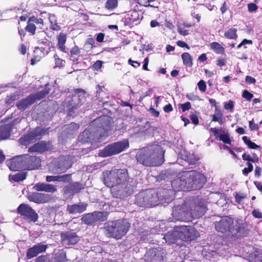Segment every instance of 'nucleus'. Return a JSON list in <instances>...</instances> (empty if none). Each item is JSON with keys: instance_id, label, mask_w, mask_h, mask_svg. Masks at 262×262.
Here are the masks:
<instances>
[{"instance_id": "obj_63", "label": "nucleus", "mask_w": 262, "mask_h": 262, "mask_svg": "<svg viewBox=\"0 0 262 262\" xmlns=\"http://www.w3.org/2000/svg\"><path fill=\"white\" fill-rule=\"evenodd\" d=\"M245 81L248 83H255L256 82V80L254 78L252 77L249 76H247L245 78Z\"/></svg>"}, {"instance_id": "obj_49", "label": "nucleus", "mask_w": 262, "mask_h": 262, "mask_svg": "<svg viewBox=\"0 0 262 262\" xmlns=\"http://www.w3.org/2000/svg\"><path fill=\"white\" fill-rule=\"evenodd\" d=\"M79 128V125L75 123H72L66 126V129H71L73 133H75Z\"/></svg>"}, {"instance_id": "obj_45", "label": "nucleus", "mask_w": 262, "mask_h": 262, "mask_svg": "<svg viewBox=\"0 0 262 262\" xmlns=\"http://www.w3.org/2000/svg\"><path fill=\"white\" fill-rule=\"evenodd\" d=\"M101 165L99 163H95L86 167V171L89 172H93L95 170L98 169L100 167Z\"/></svg>"}, {"instance_id": "obj_9", "label": "nucleus", "mask_w": 262, "mask_h": 262, "mask_svg": "<svg viewBox=\"0 0 262 262\" xmlns=\"http://www.w3.org/2000/svg\"><path fill=\"white\" fill-rule=\"evenodd\" d=\"M17 212L29 222H36L38 218L37 213L29 205L21 204L17 208Z\"/></svg>"}, {"instance_id": "obj_43", "label": "nucleus", "mask_w": 262, "mask_h": 262, "mask_svg": "<svg viewBox=\"0 0 262 262\" xmlns=\"http://www.w3.org/2000/svg\"><path fill=\"white\" fill-rule=\"evenodd\" d=\"M34 53L37 55H34V57L31 59V64L32 65L35 64L37 61H39L43 54L41 50H34Z\"/></svg>"}, {"instance_id": "obj_11", "label": "nucleus", "mask_w": 262, "mask_h": 262, "mask_svg": "<svg viewBox=\"0 0 262 262\" xmlns=\"http://www.w3.org/2000/svg\"><path fill=\"white\" fill-rule=\"evenodd\" d=\"M45 133L43 129L40 128H36L33 131L28 133L24 137L19 139V142L23 145H28L36 140L40 138V137Z\"/></svg>"}, {"instance_id": "obj_46", "label": "nucleus", "mask_w": 262, "mask_h": 262, "mask_svg": "<svg viewBox=\"0 0 262 262\" xmlns=\"http://www.w3.org/2000/svg\"><path fill=\"white\" fill-rule=\"evenodd\" d=\"M219 139L220 140L224 142L225 143L231 144V140L227 134H222L219 136Z\"/></svg>"}, {"instance_id": "obj_51", "label": "nucleus", "mask_w": 262, "mask_h": 262, "mask_svg": "<svg viewBox=\"0 0 262 262\" xmlns=\"http://www.w3.org/2000/svg\"><path fill=\"white\" fill-rule=\"evenodd\" d=\"M248 10L250 12H255L258 9V6L254 3H249L247 5Z\"/></svg>"}, {"instance_id": "obj_56", "label": "nucleus", "mask_w": 262, "mask_h": 262, "mask_svg": "<svg viewBox=\"0 0 262 262\" xmlns=\"http://www.w3.org/2000/svg\"><path fill=\"white\" fill-rule=\"evenodd\" d=\"M191 107V104L189 102H187L184 104H181V107L183 112H185L188 110Z\"/></svg>"}, {"instance_id": "obj_39", "label": "nucleus", "mask_w": 262, "mask_h": 262, "mask_svg": "<svg viewBox=\"0 0 262 262\" xmlns=\"http://www.w3.org/2000/svg\"><path fill=\"white\" fill-rule=\"evenodd\" d=\"M223 114L219 111H216L215 114L212 116V121H217L220 124H222L224 123L223 119Z\"/></svg>"}, {"instance_id": "obj_53", "label": "nucleus", "mask_w": 262, "mask_h": 262, "mask_svg": "<svg viewBox=\"0 0 262 262\" xmlns=\"http://www.w3.org/2000/svg\"><path fill=\"white\" fill-rule=\"evenodd\" d=\"M242 96L247 100H250L253 97L252 94L247 90H245L242 94Z\"/></svg>"}, {"instance_id": "obj_50", "label": "nucleus", "mask_w": 262, "mask_h": 262, "mask_svg": "<svg viewBox=\"0 0 262 262\" xmlns=\"http://www.w3.org/2000/svg\"><path fill=\"white\" fill-rule=\"evenodd\" d=\"M198 88H199V90L201 92H205L206 89V84L204 80H201L200 81H199L198 83Z\"/></svg>"}, {"instance_id": "obj_62", "label": "nucleus", "mask_w": 262, "mask_h": 262, "mask_svg": "<svg viewBox=\"0 0 262 262\" xmlns=\"http://www.w3.org/2000/svg\"><path fill=\"white\" fill-rule=\"evenodd\" d=\"M228 6L226 2H225L220 8L222 14H224L228 10Z\"/></svg>"}, {"instance_id": "obj_19", "label": "nucleus", "mask_w": 262, "mask_h": 262, "mask_svg": "<svg viewBox=\"0 0 262 262\" xmlns=\"http://www.w3.org/2000/svg\"><path fill=\"white\" fill-rule=\"evenodd\" d=\"M72 166L70 162L65 158H60L57 162L55 169H51L54 173H63L66 171L67 169L70 168Z\"/></svg>"}, {"instance_id": "obj_60", "label": "nucleus", "mask_w": 262, "mask_h": 262, "mask_svg": "<svg viewBox=\"0 0 262 262\" xmlns=\"http://www.w3.org/2000/svg\"><path fill=\"white\" fill-rule=\"evenodd\" d=\"M252 215L256 218L261 219L262 213L258 210H254L252 212Z\"/></svg>"}, {"instance_id": "obj_42", "label": "nucleus", "mask_w": 262, "mask_h": 262, "mask_svg": "<svg viewBox=\"0 0 262 262\" xmlns=\"http://www.w3.org/2000/svg\"><path fill=\"white\" fill-rule=\"evenodd\" d=\"M195 209L197 210V212H193L191 213L192 216L193 217H200L201 216L205 210V208L204 207H201V206H196L195 208Z\"/></svg>"}, {"instance_id": "obj_61", "label": "nucleus", "mask_w": 262, "mask_h": 262, "mask_svg": "<svg viewBox=\"0 0 262 262\" xmlns=\"http://www.w3.org/2000/svg\"><path fill=\"white\" fill-rule=\"evenodd\" d=\"M105 35L103 33H99L97 35L96 40L99 42H102L103 41Z\"/></svg>"}, {"instance_id": "obj_54", "label": "nucleus", "mask_w": 262, "mask_h": 262, "mask_svg": "<svg viewBox=\"0 0 262 262\" xmlns=\"http://www.w3.org/2000/svg\"><path fill=\"white\" fill-rule=\"evenodd\" d=\"M234 107L233 102L231 100L229 101L228 103H226L224 105L225 109L227 110L232 111Z\"/></svg>"}, {"instance_id": "obj_28", "label": "nucleus", "mask_w": 262, "mask_h": 262, "mask_svg": "<svg viewBox=\"0 0 262 262\" xmlns=\"http://www.w3.org/2000/svg\"><path fill=\"white\" fill-rule=\"evenodd\" d=\"M49 19L50 23V29L53 31H59L61 27L57 23V20L54 14H49Z\"/></svg>"}, {"instance_id": "obj_18", "label": "nucleus", "mask_w": 262, "mask_h": 262, "mask_svg": "<svg viewBox=\"0 0 262 262\" xmlns=\"http://www.w3.org/2000/svg\"><path fill=\"white\" fill-rule=\"evenodd\" d=\"M48 248L47 245L41 243L34 245L32 248L28 250L27 253V257L28 259H31L36 256L38 254L45 252Z\"/></svg>"}, {"instance_id": "obj_58", "label": "nucleus", "mask_w": 262, "mask_h": 262, "mask_svg": "<svg viewBox=\"0 0 262 262\" xmlns=\"http://www.w3.org/2000/svg\"><path fill=\"white\" fill-rule=\"evenodd\" d=\"M245 198L246 195L244 194L237 193L235 195L236 201L238 203H240L243 200V199Z\"/></svg>"}, {"instance_id": "obj_41", "label": "nucleus", "mask_w": 262, "mask_h": 262, "mask_svg": "<svg viewBox=\"0 0 262 262\" xmlns=\"http://www.w3.org/2000/svg\"><path fill=\"white\" fill-rule=\"evenodd\" d=\"M242 139L245 143L250 148L256 149L260 147L259 146L251 141L246 136L243 137Z\"/></svg>"}, {"instance_id": "obj_17", "label": "nucleus", "mask_w": 262, "mask_h": 262, "mask_svg": "<svg viewBox=\"0 0 262 262\" xmlns=\"http://www.w3.org/2000/svg\"><path fill=\"white\" fill-rule=\"evenodd\" d=\"M96 137L92 134L91 127L89 129H85L79 136V140L82 143H87L91 140L101 139L104 136L100 135V137H97L98 132H95Z\"/></svg>"}, {"instance_id": "obj_48", "label": "nucleus", "mask_w": 262, "mask_h": 262, "mask_svg": "<svg viewBox=\"0 0 262 262\" xmlns=\"http://www.w3.org/2000/svg\"><path fill=\"white\" fill-rule=\"evenodd\" d=\"M248 167L245 168L243 170V173L245 176H247L249 172L253 170V167L252 164L250 162L247 163Z\"/></svg>"}, {"instance_id": "obj_26", "label": "nucleus", "mask_w": 262, "mask_h": 262, "mask_svg": "<svg viewBox=\"0 0 262 262\" xmlns=\"http://www.w3.org/2000/svg\"><path fill=\"white\" fill-rule=\"evenodd\" d=\"M68 259L66 253L63 250H59L55 254V257L52 258V262H67Z\"/></svg>"}, {"instance_id": "obj_33", "label": "nucleus", "mask_w": 262, "mask_h": 262, "mask_svg": "<svg viewBox=\"0 0 262 262\" xmlns=\"http://www.w3.org/2000/svg\"><path fill=\"white\" fill-rule=\"evenodd\" d=\"M25 29L26 31L30 33L32 35L35 34L36 27L32 22L29 21V19L27 21V25Z\"/></svg>"}, {"instance_id": "obj_15", "label": "nucleus", "mask_w": 262, "mask_h": 262, "mask_svg": "<svg viewBox=\"0 0 262 262\" xmlns=\"http://www.w3.org/2000/svg\"><path fill=\"white\" fill-rule=\"evenodd\" d=\"M7 163L8 166L11 170L17 171L26 169L23 155L7 161Z\"/></svg>"}, {"instance_id": "obj_4", "label": "nucleus", "mask_w": 262, "mask_h": 262, "mask_svg": "<svg viewBox=\"0 0 262 262\" xmlns=\"http://www.w3.org/2000/svg\"><path fill=\"white\" fill-rule=\"evenodd\" d=\"M130 224L125 220L108 221L105 224L106 235L110 237L120 239L127 232Z\"/></svg>"}, {"instance_id": "obj_29", "label": "nucleus", "mask_w": 262, "mask_h": 262, "mask_svg": "<svg viewBox=\"0 0 262 262\" xmlns=\"http://www.w3.org/2000/svg\"><path fill=\"white\" fill-rule=\"evenodd\" d=\"M188 233H187V241H191L196 239L199 236V232L195 230V228L190 226L187 227Z\"/></svg>"}, {"instance_id": "obj_23", "label": "nucleus", "mask_w": 262, "mask_h": 262, "mask_svg": "<svg viewBox=\"0 0 262 262\" xmlns=\"http://www.w3.org/2000/svg\"><path fill=\"white\" fill-rule=\"evenodd\" d=\"M86 204L80 203L77 204L68 205L67 210L71 214L80 213L86 210Z\"/></svg>"}, {"instance_id": "obj_52", "label": "nucleus", "mask_w": 262, "mask_h": 262, "mask_svg": "<svg viewBox=\"0 0 262 262\" xmlns=\"http://www.w3.org/2000/svg\"><path fill=\"white\" fill-rule=\"evenodd\" d=\"M54 58L55 60L56 67H60L63 65L64 63V60H62L61 59H60L56 55H54Z\"/></svg>"}, {"instance_id": "obj_13", "label": "nucleus", "mask_w": 262, "mask_h": 262, "mask_svg": "<svg viewBox=\"0 0 262 262\" xmlns=\"http://www.w3.org/2000/svg\"><path fill=\"white\" fill-rule=\"evenodd\" d=\"M27 198L30 202H33L37 204L49 203L52 201L53 199L51 194L39 192H32L29 193Z\"/></svg>"}, {"instance_id": "obj_55", "label": "nucleus", "mask_w": 262, "mask_h": 262, "mask_svg": "<svg viewBox=\"0 0 262 262\" xmlns=\"http://www.w3.org/2000/svg\"><path fill=\"white\" fill-rule=\"evenodd\" d=\"M211 49H224V48L219 43L216 42H212L210 44Z\"/></svg>"}, {"instance_id": "obj_24", "label": "nucleus", "mask_w": 262, "mask_h": 262, "mask_svg": "<svg viewBox=\"0 0 262 262\" xmlns=\"http://www.w3.org/2000/svg\"><path fill=\"white\" fill-rule=\"evenodd\" d=\"M71 180V174H66L62 176H48L46 177V180L48 182H68Z\"/></svg>"}, {"instance_id": "obj_30", "label": "nucleus", "mask_w": 262, "mask_h": 262, "mask_svg": "<svg viewBox=\"0 0 262 262\" xmlns=\"http://www.w3.org/2000/svg\"><path fill=\"white\" fill-rule=\"evenodd\" d=\"M58 47L59 49H65V43L67 40V35L64 33H60L58 36Z\"/></svg>"}, {"instance_id": "obj_59", "label": "nucleus", "mask_w": 262, "mask_h": 262, "mask_svg": "<svg viewBox=\"0 0 262 262\" xmlns=\"http://www.w3.org/2000/svg\"><path fill=\"white\" fill-rule=\"evenodd\" d=\"M178 32L183 36H186L189 34V32L188 30L184 29V28L179 27L178 28Z\"/></svg>"}, {"instance_id": "obj_38", "label": "nucleus", "mask_w": 262, "mask_h": 262, "mask_svg": "<svg viewBox=\"0 0 262 262\" xmlns=\"http://www.w3.org/2000/svg\"><path fill=\"white\" fill-rule=\"evenodd\" d=\"M29 21L32 22L33 24L35 23L39 25V28L41 29L44 25L43 20L41 18H37L35 16H32L29 18Z\"/></svg>"}, {"instance_id": "obj_2", "label": "nucleus", "mask_w": 262, "mask_h": 262, "mask_svg": "<svg viewBox=\"0 0 262 262\" xmlns=\"http://www.w3.org/2000/svg\"><path fill=\"white\" fill-rule=\"evenodd\" d=\"M205 182L203 174L195 170L183 171L172 181V187L177 190H190L200 189Z\"/></svg>"}, {"instance_id": "obj_1", "label": "nucleus", "mask_w": 262, "mask_h": 262, "mask_svg": "<svg viewBox=\"0 0 262 262\" xmlns=\"http://www.w3.org/2000/svg\"><path fill=\"white\" fill-rule=\"evenodd\" d=\"M128 178L127 170L125 169L105 170L102 175V180L104 184L112 188V193L116 198H123L130 194V192L127 187Z\"/></svg>"}, {"instance_id": "obj_14", "label": "nucleus", "mask_w": 262, "mask_h": 262, "mask_svg": "<svg viewBox=\"0 0 262 262\" xmlns=\"http://www.w3.org/2000/svg\"><path fill=\"white\" fill-rule=\"evenodd\" d=\"M80 240V237L75 232L71 231L61 233V242L63 245H75Z\"/></svg>"}, {"instance_id": "obj_25", "label": "nucleus", "mask_w": 262, "mask_h": 262, "mask_svg": "<svg viewBox=\"0 0 262 262\" xmlns=\"http://www.w3.org/2000/svg\"><path fill=\"white\" fill-rule=\"evenodd\" d=\"M11 125L6 124L0 127V140L8 139L10 135Z\"/></svg>"}, {"instance_id": "obj_22", "label": "nucleus", "mask_w": 262, "mask_h": 262, "mask_svg": "<svg viewBox=\"0 0 262 262\" xmlns=\"http://www.w3.org/2000/svg\"><path fill=\"white\" fill-rule=\"evenodd\" d=\"M140 15L136 10H130L125 17L124 25L129 26L136 21H140Z\"/></svg>"}, {"instance_id": "obj_40", "label": "nucleus", "mask_w": 262, "mask_h": 262, "mask_svg": "<svg viewBox=\"0 0 262 262\" xmlns=\"http://www.w3.org/2000/svg\"><path fill=\"white\" fill-rule=\"evenodd\" d=\"M26 174L24 172L22 173H17L15 174L12 176L11 177H10V179L14 181L15 182H19L23 181L26 179Z\"/></svg>"}, {"instance_id": "obj_5", "label": "nucleus", "mask_w": 262, "mask_h": 262, "mask_svg": "<svg viewBox=\"0 0 262 262\" xmlns=\"http://www.w3.org/2000/svg\"><path fill=\"white\" fill-rule=\"evenodd\" d=\"M159 201L158 192L154 189L141 192L136 196V203L141 207L157 205Z\"/></svg>"}, {"instance_id": "obj_27", "label": "nucleus", "mask_w": 262, "mask_h": 262, "mask_svg": "<svg viewBox=\"0 0 262 262\" xmlns=\"http://www.w3.org/2000/svg\"><path fill=\"white\" fill-rule=\"evenodd\" d=\"M84 188V186L81 184L77 182L70 184V186L66 188L67 191L71 193H77Z\"/></svg>"}, {"instance_id": "obj_20", "label": "nucleus", "mask_w": 262, "mask_h": 262, "mask_svg": "<svg viewBox=\"0 0 262 262\" xmlns=\"http://www.w3.org/2000/svg\"><path fill=\"white\" fill-rule=\"evenodd\" d=\"M51 146L49 143H46L44 141L38 142L31 146L28 149L30 152H42L50 149Z\"/></svg>"}, {"instance_id": "obj_10", "label": "nucleus", "mask_w": 262, "mask_h": 262, "mask_svg": "<svg viewBox=\"0 0 262 262\" xmlns=\"http://www.w3.org/2000/svg\"><path fill=\"white\" fill-rule=\"evenodd\" d=\"M49 93V91L46 89L39 91L36 94L28 96L25 99L17 103L16 105L20 110H25L29 105L33 103L36 100H40L45 97Z\"/></svg>"}, {"instance_id": "obj_37", "label": "nucleus", "mask_w": 262, "mask_h": 262, "mask_svg": "<svg viewBox=\"0 0 262 262\" xmlns=\"http://www.w3.org/2000/svg\"><path fill=\"white\" fill-rule=\"evenodd\" d=\"M183 63L188 67H191L192 64L190 55L188 53H184L182 55Z\"/></svg>"}, {"instance_id": "obj_7", "label": "nucleus", "mask_w": 262, "mask_h": 262, "mask_svg": "<svg viewBox=\"0 0 262 262\" xmlns=\"http://www.w3.org/2000/svg\"><path fill=\"white\" fill-rule=\"evenodd\" d=\"M186 226L175 227L173 229L168 232L164 236L166 242L172 244L177 239L187 241L188 230Z\"/></svg>"}, {"instance_id": "obj_36", "label": "nucleus", "mask_w": 262, "mask_h": 262, "mask_svg": "<svg viewBox=\"0 0 262 262\" xmlns=\"http://www.w3.org/2000/svg\"><path fill=\"white\" fill-rule=\"evenodd\" d=\"M117 0H107L105 3V7L108 10H114L118 6Z\"/></svg>"}, {"instance_id": "obj_8", "label": "nucleus", "mask_w": 262, "mask_h": 262, "mask_svg": "<svg viewBox=\"0 0 262 262\" xmlns=\"http://www.w3.org/2000/svg\"><path fill=\"white\" fill-rule=\"evenodd\" d=\"M250 225L245 221L239 219L233 220L230 233L232 235L237 236H245L249 231Z\"/></svg>"}, {"instance_id": "obj_35", "label": "nucleus", "mask_w": 262, "mask_h": 262, "mask_svg": "<svg viewBox=\"0 0 262 262\" xmlns=\"http://www.w3.org/2000/svg\"><path fill=\"white\" fill-rule=\"evenodd\" d=\"M237 30L235 28H230L224 33L225 36L227 38L234 39L237 37Z\"/></svg>"}, {"instance_id": "obj_21", "label": "nucleus", "mask_w": 262, "mask_h": 262, "mask_svg": "<svg viewBox=\"0 0 262 262\" xmlns=\"http://www.w3.org/2000/svg\"><path fill=\"white\" fill-rule=\"evenodd\" d=\"M33 189L38 191H45L53 193L57 191L56 186L50 184L38 183L36 184Z\"/></svg>"}, {"instance_id": "obj_57", "label": "nucleus", "mask_w": 262, "mask_h": 262, "mask_svg": "<svg viewBox=\"0 0 262 262\" xmlns=\"http://www.w3.org/2000/svg\"><path fill=\"white\" fill-rule=\"evenodd\" d=\"M103 62L101 60L96 61L93 64V67L94 70H98L102 67Z\"/></svg>"}, {"instance_id": "obj_32", "label": "nucleus", "mask_w": 262, "mask_h": 262, "mask_svg": "<svg viewBox=\"0 0 262 262\" xmlns=\"http://www.w3.org/2000/svg\"><path fill=\"white\" fill-rule=\"evenodd\" d=\"M242 158L244 160L248 161V162H252L254 163L258 162V158L255 154H252V155H250L249 154L244 153L242 155Z\"/></svg>"}, {"instance_id": "obj_31", "label": "nucleus", "mask_w": 262, "mask_h": 262, "mask_svg": "<svg viewBox=\"0 0 262 262\" xmlns=\"http://www.w3.org/2000/svg\"><path fill=\"white\" fill-rule=\"evenodd\" d=\"M82 222L87 225L92 224L96 222L94 213L86 214L81 218Z\"/></svg>"}, {"instance_id": "obj_3", "label": "nucleus", "mask_w": 262, "mask_h": 262, "mask_svg": "<svg viewBox=\"0 0 262 262\" xmlns=\"http://www.w3.org/2000/svg\"><path fill=\"white\" fill-rule=\"evenodd\" d=\"M164 151L159 145H152L142 149L136 156L139 163L147 166L161 165L164 162Z\"/></svg>"}, {"instance_id": "obj_16", "label": "nucleus", "mask_w": 262, "mask_h": 262, "mask_svg": "<svg viewBox=\"0 0 262 262\" xmlns=\"http://www.w3.org/2000/svg\"><path fill=\"white\" fill-rule=\"evenodd\" d=\"M23 158L26 168L34 169L37 168L40 165V159L35 156H31L26 154L23 155Z\"/></svg>"}, {"instance_id": "obj_64", "label": "nucleus", "mask_w": 262, "mask_h": 262, "mask_svg": "<svg viewBox=\"0 0 262 262\" xmlns=\"http://www.w3.org/2000/svg\"><path fill=\"white\" fill-rule=\"evenodd\" d=\"M177 44L181 48H185L187 49H189V47L188 45L184 41L179 40L177 42Z\"/></svg>"}, {"instance_id": "obj_47", "label": "nucleus", "mask_w": 262, "mask_h": 262, "mask_svg": "<svg viewBox=\"0 0 262 262\" xmlns=\"http://www.w3.org/2000/svg\"><path fill=\"white\" fill-rule=\"evenodd\" d=\"M155 0H140V2H138V3L140 5H143L145 7H153L154 6L150 4V2H154Z\"/></svg>"}, {"instance_id": "obj_6", "label": "nucleus", "mask_w": 262, "mask_h": 262, "mask_svg": "<svg viewBox=\"0 0 262 262\" xmlns=\"http://www.w3.org/2000/svg\"><path fill=\"white\" fill-rule=\"evenodd\" d=\"M128 147V140L124 139L107 145L99 151L98 156L100 157H107L115 155L125 150Z\"/></svg>"}, {"instance_id": "obj_44", "label": "nucleus", "mask_w": 262, "mask_h": 262, "mask_svg": "<svg viewBox=\"0 0 262 262\" xmlns=\"http://www.w3.org/2000/svg\"><path fill=\"white\" fill-rule=\"evenodd\" d=\"M35 262H52V259L48 256L41 255L35 259Z\"/></svg>"}, {"instance_id": "obj_12", "label": "nucleus", "mask_w": 262, "mask_h": 262, "mask_svg": "<svg viewBox=\"0 0 262 262\" xmlns=\"http://www.w3.org/2000/svg\"><path fill=\"white\" fill-rule=\"evenodd\" d=\"M233 223V220L228 216L222 218L215 225L216 230L228 235L231 234L230 230Z\"/></svg>"}, {"instance_id": "obj_34", "label": "nucleus", "mask_w": 262, "mask_h": 262, "mask_svg": "<svg viewBox=\"0 0 262 262\" xmlns=\"http://www.w3.org/2000/svg\"><path fill=\"white\" fill-rule=\"evenodd\" d=\"M94 215L96 222H102L106 219L107 213L102 212H94Z\"/></svg>"}]
</instances>
